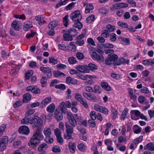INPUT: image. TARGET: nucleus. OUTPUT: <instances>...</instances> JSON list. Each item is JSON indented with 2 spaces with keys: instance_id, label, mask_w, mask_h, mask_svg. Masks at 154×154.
<instances>
[{
  "instance_id": "obj_1",
  "label": "nucleus",
  "mask_w": 154,
  "mask_h": 154,
  "mask_svg": "<svg viewBox=\"0 0 154 154\" xmlns=\"http://www.w3.org/2000/svg\"><path fill=\"white\" fill-rule=\"evenodd\" d=\"M67 118L68 119L70 125L68 124L67 122L65 123V125L66 127L69 126L70 127L72 128L73 129L77 125V121L76 119H79V117L77 114L74 115L73 116L72 115L71 113H70L68 112L67 113Z\"/></svg>"
},
{
  "instance_id": "obj_2",
  "label": "nucleus",
  "mask_w": 154,
  "mask_h": 154,
  "mask_svg": "<svg viewBox=\"0 0 154 154\" xmlns=\"http://www.w3.org/2000/svg\"><path fill=\"white\" fill-rule=\"evenodd\" d=\"M43 121L39 117L35 116L30 121V124L33 125L35 128H38L42 126L43 124Z\"/></svg>"
},
{
  "instance_id": "obj_3",
  "label": "nucleus",
  "mask_w": 154,
  "mask_h": 154,
  "mask_svg": "<svg viewBox=\"0 0 154 154\" xmlns=\"http://www.w3.org/2000/svg\"><path fill=\"white\" fill-rule=\"evenodd\" d=\"M70 18L73 22L80 21L82 19V16L79 11H75L71 14Z\"/></svg>"
},
{
  "instance_id": "obj_4",
  "label": "nucleus",
  "mask_w": 154,
  "mask_h": 154,
  "mask_svg": "<svg viewBox=\"0 0 154 154\" xmlns=\"http://www.w3.org/2000/svg\"><path fill=\"white\" fill-rule=\"evenodd\" d=\"M92 58L94 60H97L98 61L103 62L104 58L103 55L101 54H98L95 52H93L91 53Z\"/></svg>"
},
{
  "instance_id": "obj_5",
  "label": "nucleus",
  "mask_w": 154,
  "mask_h": 154,
  "mask_svg": "<svg viewBox=\"0 0 154 154\" xmlns=\"http://www.w3.org/2000/svg\"><path fill=\"white\" fill-rule=\"evenodd\" d=\"M66 134L64 135V138L69 140L72 139V134L73 132V129L72 128L69 127V126L66 127Z\"/></svg>"
},
{
  "instance_id": "obj_6",
  "label": "nucleus",
  "mask_w": 154,
  "mask_h": 154,
  "mask_svg": "<svg viewBox=\"0 0 154 154\" xmlns=\"http://www.w3.org/2000/svg\"><path fill=\"white\" fill-rule=\"evenodd\" d=\"M128 6V4L124 3H116L112 5V6L110 8V9L112 11H114L115 9H118L121 8H126Z\"/></svg>"
},
{
  "instance_id": "obj_7",
  "label": "nucleus",
  "mask_w": 154,
  "mask_h": 154,
  "mask_svg": "<svg viewBox=\"0 0 154 154\" xmlns=\"http://www.w3.org/2000/svg\"><path fill=\"white\" fill-rule=\"evenodd\" d=\"M76 69L78 71L82 73H88L89 72L88 66L85 64L79 65L76 67Z\"/></svg>"
},
{
  "instance_id": "obj_8",
  "label": "nucleus",
  "mask_w": 154,
  "mask_h": 154,
  "mask_svg": "<svg viewBox=\"0 0 154 154\" xmlns=\"http://www.w3.org/2000/svg\"><path fill=\"white\" fill-rule=\"evenodd\" d=\"M40 142L38 140L32 137L31 138L28 144L30 147L34 148L36 147L38 144L40 143Z\"/></svg>"
},
{
  "instance_id": "obj_9",
  "label": "nucleus",
  "mask_w": 154,
  "mask_h": 154,
  "mask_svg": "<svg viewBox=\"0 0 154 154\" xmlns=\"http://www.w3.org/2000/svg\"><path fill=\"white\" fill-rule=\"evenodd\" d=\"M26 90L28 91H31L32 92L36 94H40L41 92L40 89L37 86H30L27 87Z\"/></svg>"
},
{
  "instance_id": "obj_10",
  "label": "nucleus",
  "mask_w": 154,
  "mask_h": 154,
  "mask_svg": "<svg viewBox=\"0 0 154 154\" xmlns=\"http://www.w3.org/2000/svg\"><path fill=\"white\" fill-rule=\"evenodd\" d=\"M131 119L134 120H137L139 118L140 115V112L138 110H132L131 112Z\"/></svg>"
},
{
  "instance_id": "obj_11",
  "label": "nucleus",
  "mask_w": 154,
  "mask_h": 154,
  "mask_svg": "<svg viewBox=\"0 0 154 154\" xmlns=\"http://www.w3.org/2000/svg\"><path fill=\"white\" fill-rule=\"evenodd\" d=\"M19 132L23 134L28 135L30 132L29 128L26 126H22L19 129Z\"/></svg>"
},
{
  "instance_id": "obj_12",
  "label": "nucleus",
  "mask_w": 154,
  "mask_h": 154,
  "mask_svg": "<svg viewBox=\"0 0 154 154\" xmlns=\"http://www.w3.org/2000/svg\"><path fill=\"white\" fill-rule=\"evenodd\" d=\"M55 118L58 121L61 120L63 118L62 113L61 111L57 109H56L55 112Z\"/></svg>"
},
{
  "instance_id": "obj_13",
  "label": "nucleus",
  "mask_w": 154,
  "mask_h": 154,
  "mask_svg": "<svg viewBox=\"0 0 154 154\" xmlns=\"http://www.w3.org/2000/svg\"><path fill=\"white\" fill-rule=\"evenodd\" d=\"M32 137L38 140L40 142L43 140L44 138V136L39 131H36L34 133Z\"/></svg>"
},
{
  "instance_id": "obj_14",
  "label": "nucleus",
  "mask_w": 154,
  "mask_h": 154,
  "mask_svg": "<svg viewBox=\"0 0 154 154\" xmlns=\"http://www.w3.org/2000/svg\"><path fill=\"white\" fill-rule=\"evenodd\" d=\"M11 26L13 29L17 31H19L21 27V26L18 23V21L17 20H15L13 22Z\"/></svg>"
},
{
  "instance_id": "obj_15",
  "label": "nucleus",
  "mask_w": 154,
  "mask_h": 154,
  "mask_svg": "<svg viewBox=\"0 0 154 154\" xmlns=\"http://www.w3.org/2000/svg\"><path fill=\"white\" fill-rule=\"evenodd\" d=\"M59 22L57 21H52L48 25V27L50 29H54L59 26Z\"/></svg>"
},
{
  "instance_id": "obj_16",
  "label": "nucleus",
  "mask_w": 154,
  "mask_h": 154,
  "mask_svg": "<svg viewBox=\"0 0 154 154\" xmlns=\"http://www.w3.org/2000/svg\"><path fill=\"white\" fill-rule=\"evenodd\" d=\"M64 102H62L60 103V107H57L56 109L61 111V112L63 113H65L67 112L66 107L64 105Z\"/></svg>"
},
{
  "instance_id": "obj_17",
  "label": "nucleus",
  "mask_w": 154,
  "mask_h": 154,
  "mask_svg": "<svg viewBox=\"0 0 154 154\" xmlns=\"http://www.w3.org/2000/svg\"><path fill=\"white\" fill-rule=\"evenodd\" d=\"M94 7L91 4H89L86 7L85 10V13L88 14L92 13L94 9Z\"/></svg>"
},
{
  "instance_id": "obj_18",
  "label": "nucleus",
  "mask_w": 154,
  "mask_h": 154,
  "mask_svg": "<svg viewBox=\"0 0 154 154\" xmlns=\"http://www.w3.org/2000/svg\"><path fill=\"white\" fill-rule=\"evenodd\" d=\"M33 26L32 23L30 21L25 22L24 24L23 29L25 31H27Z\"/></svg>"
},
{
  "instance_id": "obj_19",
  "label": "nucleus",
  "mask_w": 154,
  "mask_h": 154,
  "mask_svg": "<svg viewBox=\"0 0 154 154\" xmlns=\"http://www.w3.org/2000/svg\"><path fill=\"white\" fill-rule=\"evenodd\" d=\"M126 63L125 59L123 57L119 58L116 62L114 63V65H119L122 64H125Z\"/></svg>"
},
{
  "instance_id": "obj_20",
  "label": "nucleus",
  "mask_w": 154,
  "mask_h": 154,
  "mask_svg": "<svg viewBox=\"0 0 154 154\" xmlns=\"http://www.w3.org/2000/svg\"><path fill=\"white\" fill-rule=\"evenodd\" d=\"M63 37L64 39L66 41H70L73 39L72 37L67 31L63 34Z\"/></svg>"
},
{
  "instance_id": "obj_21",
  "label": "nucleus",
  "mask_w": 154,
  "mask_h": 154,
  "mask_svg": "<svg viewBox=\"0 0 154 154\" xmlns=\"http://www.w3.org/2000/svg\"><path fill=\"white\" fill-rule=\"evenodd\" d=\"M145 150L154 151V144L153 143H150L147 144L144 147Z\"/></svg>"
},
{
  "instance_id": "obj_22",
  "label": "nucleus",
  "mask_w": 154,
  "mask_h": 154,
  "mask_svg": "<svg viewBox=\"0 0 154 154\" xmlns=\"http://www.w3.org/2000/svg\"><path fill=\"white\" fill-rule=\"evenodd\" d=\"M68 146L70 151L72 153L74 152L76 149V144L75 143L72 142H69Z\"/></svg>"
},
{
  "instance_id": "obj_23",
  "label": "nucleus",
  "mask_w": 154,
  "mask_h": 154,
  "mask_svg": "<svg viewBox=\"0 0 154 154\" xmlns=\"http://www.w3.org/2000/svg\"><path fill=\"white\" fill-rule=\"evenodd\" d=\"M100 85L103 88L107 91H110L111 90V87L108 85V84L106 82H102L101 83Z\"/></svg>"
},
{
  "instance_id": "obj_24",
  "label": "nucleus",
  "mask_w": 154,
  "mask_h": 154,
  "mask_svg": "<svg viewBox=\"0 0 154 154\" xmlns=\"http://www.w3.org/2000/svg\"><path fill=\"white\" fill-rule=\"evenodd\" d=\"M55 106L54 103H51L49 105L47 108V111L50 113L54 112Z\"/></svg>"
},
{
  "instance_id": "obj_25",
  "label": "nucleus",
  "mask_w": 154,
  "mask_h": 154,
  "mask_svg": "<svg viewBox=\"0 0 154 154\" xmlns=\"http://www.w3.org/2000/svg\"><path fill=\"white\" fill-rule=\"evenodd\" d=\"M108 56L111 59V60L113 62V64L114 63L116 62L118 58V56L115 54H110L108 55Z\"/></svg>"
},
{
  "instance_id": "obj_26",
  "label": "nucleus",
  "mask_w": 154,
  "mask_h": 154,
  "mask_svg": "<svg viewBox=\"0 0 154 154\" xmlns=\"http://www.w3.org/2000/svg\"><path fill=\"white\" fill-rule=\"evenodd\" d=\"M133 129L134 133L137 134L140 132L142 128L137 125H135L133 127Z\"/></svg>"
},
{
  "instance_id": "obj_27",
  "label": "nucleus",
  "mask_w": 154,
  "mask_h": 154,
  "mask_svg": "<svg viewBox=\"0 0 154 154\" xmlns=\"http://www.w3.org/2000/svg\"><path fill=\"white\" fill-rule=\"evenodd\" d=\"M31 95L29 93H26L24 94L23 96V102H27L31 99Z\"/></svg>"
},
{
  "instance_id": "obj_28",
  "label": "nucleus",
  "mask_w": 154,
  "mask_h": 154,
  "mask_svg": "<svg viewBox=\"0 0 154 154\" xmlns=\"http://www.w3.org/2000/svg\"><path fill=\"white\" fill-rule=\"evenodd\" d=\"M43 132L46 137L50 136L51 134V130L49 128H45Z\"/></svg>"
},
{
  "instance_id": "obj_29",
  "label": "nucleus",
  "mask_w": 154,
  "mask_h": 154,
  "mask_svg": "<svg viewBox=\"0 0 154 154\" xmlns=\"http://www.w3.org/2000/svg\"><path fill=\"white\" fill-rule=\"evenodd\" d=\"M74 97L76 100L80 103L82 102V101L84 99L82 96L78 93H75V94Z\"/></svg>"
},
{
  "instance_id": "obj_30",
  "label": "nucleus",
  "mask_w": 154,
  "mask_h": 154,
  "mask_svg": "<svg viewBox=\"0 0 154 154\" xmlns=\"http://www.w3.org/2000/svg\"><path fill=\"white\" fill-rule=\"evenodd\" d=\"M51 98L50 97H48L45 98L42 102L41 103L45 106H46L48 103H51Z\"/></svg>"
},
{
  "instance_id": "obj_31",
  "label": "nucleus",
  "mask_w": 154,
  "mask_h": 154,
  "mask_svg": "<svg viewBox=\"0 0 154 154\" xmlns=\"http://www.w3.org/2000/svg\"><path fill=\"white\" fill-rule=\"evenodd\" d=\"M95 16L94 15H91L86 18V22L88 23H91L95 20Z\"/></svg>"
},
{
  "instance_id": "obj_32",
  "label": "nucleus",
  "mask_w": 154,
  "mask_h": 154,
  "mask_svg": "<svg viewBox=\"0 0 154 154\" xmlns=\"http://www.w3.org/2000/svg\"><path fill=\"white\" fill-rule=\"evenodd\" d=\"M67 31L72 37L76 35L78 33L77 30L74 29H71Z\"/></svg>"
},
{
  "instance_id": "obj_33",
  "label": "nucleus",
  "mask_w": 154,
  "mask_h": 154,
  "mask_svg": "<svg viewBox=\"0 0 154 154\" xmlns=\"http://www.w3.org/2000/svg\"><path fill=\"white\" fill-rule=\"evenodd\" d=\"M111 115L113 120H115L117 116V111L115 108L112 107L111 108Z\"/></svg>"
},
{
  "instance_id": "obj_34",
  "label": "nucleus",
  "mask_w": 154,
  "mask_h": 154,
  "mask_svg": "<svg viewBox=\"0 0 154 154\" xmlns=\"http://www.w3.org/2000/svg\"><path fill=\"white\" fill-rule=\"evenodd\" d=\"M73 26V27L77 28L80 29L82 27L83 25L80 21H77L74 23Z\"/></svg>"
},
{
  "instance_id": "obj_35",
  "label": "nucleus",
  "mask_w": 154,
  "mask_h": 154,
  "mask_svg": "<svg viewBox=\"0 0 154 154\" xmlns=\"http://www.w3.org/2000/svg\"><path fill=\"white\" fill-rule=\"evenodd\" d=\"M87 66H88L89 70L90 69L92 71L97 69V66L92 63H89Z\"/></svg>"
},
{
  "instance_id": "obj_36",
  "label": "nucleus",
  "mask_w": 154,
  "mask_h": 154,
  "mask_svg": "<svg viewBox=\"0 0 154 154\" xmlns=\"http://www.w3.org/2000/svg\"><path fill=\"white\" fill-rule=\"evenodd\" d=\"M94 91L93 92L100 94L102 91V90L100 87L98 85H95L94 86Z\"/></svg>"
},
{
  "instance_id": "obj_37",
  "label": "nucleus",
  "mask_w": 154,
  "mask_h": 154,
  "mask_svg": "<svg viewBox=\"0 0 154 154\" xmlns=\"http://www.w3.org/2000/svg\"><path fill=\"white\" fill-rule=\"evenodd\" d=\"M128 109H124L121 114V119L122 120H124L128 115Z\"/></svg>"
},
{
  "instance_id": "obj_38",
  "label": "nucleus",
  "mask_w": 154,
  "mask_h": 154,
  "mask_svg": "<svg viewBox=\"0 0 154 154\" xmlns=\"http://www.w3.org/2000/svg\"><path fill=\"white\" fill-rule=\"evenodd\" d=\"M63 21L64 25L67 27L68 25L69 21L68 15H66L63 18Z\"/></svg>"
},
{
  "instance_id": "obj_39",
  "label": "nucleus",
  "mask_w": 154,
  "mask_h": 154,
  "mask_svg": "<svg viewBox=\"0 0 154 154\" xmlns=\"http://www.w3.org/2000/svg\"><path fill=\"white\" fill-rule=\"evenodd\" d=\"M68 2V0H60L59 3L56 5V7L58 8L61 6L65 5Z\"/></svg>"
},
{
  "instance_id": "obj_40",
  "label": "nucleus",
  "mask_w": 154,
  "mask_h": 154,
  "mask_svg": "<svg viewBox=\"0 0 154 154\" xmlns=\"http://www.w3.org/2000/svg\"><path fill=\"white\" fill-rule=\"evenodd\" d=\"M106 28L108 29L109 31L113 32L115 29L116 27L115 26H112L110 24H108L106 26Z\"/></svg>"
},
{
  "instance_id": "obj_41",
  "label": "nucleus",
  "mask_w": 154,
  "mask_h": 154,
  "mask_svg": "<svg viewBox=\"0 0 154 154\" xmlns=\"http://www.w3.org/2000/svg\"><path fill=\"white\" fill-rule=\"evenodd\" d=\"M68 61L70 64H75L77 62L76 58L73 57H69Z\"/></svg>"
},
{
  "instance_id": "obj_42",
  "label": "nucleus",
  "mask_w": 154,
  "mask_h": 154,
  "mask_svg": "<svg viewBox=\"0 0 154 154\" xmlns=\"http://www.w3.org/2000/svg\"><path fill=\"white\" fill-rule=\"evenodd\" d=\"M67 67L66 65L61 63H59L56 65V68L57 69L60 70L64 69Z\"/></svg>"
},
{
  "instance_id": "obj_43",
  "label": "nucleus",
  "mask_w": 154,
  "mask_h": 154,
  "mask_svg": "<svg viewBox=\"0 0 154 154\" xmlns=\"http://www.w3.org/2000/svg\"><path fill=\"white\" fill-rule=\"evenodd\" d=\"M117 24L119 26L123 28H127L128 27V25L127 23H123L121 21H119L117 23Z\"/></svg>"
},
{
  "instance_id": "obj_44",
  "label": "nucleus",
  "mask_w": 154,
  "mask_h": 154,
  "mask_svg": "<svg viewBox=\"0 0 154 154\" xmlns=\"http://www.w3.org/2000/svg\"><path fill=\"white\" fill-rule=\"evenodd\" d=\"M6 125L5 124H3L0 127V137L2 135L3 132L5 131L6 128Z\"/></svg>"
},
{
  "instance_id": "obj_45",
  "label": "nucleus",
  "mask_w": 154,
  "mask_h": 154,
  "mask_svg": "<svg viewBox=\"0 0 154 154\" xmlns=\"http://www.w3.org/2000/svg\"><path fill=\"white\" fill-rule=\"evenodd\" d=\"M109 35V32L107 30H103V32L101 34V36L106 38L108 37Z\"/></svg>"
},
{
  "instance_id": "obj_46",
  "label": "nucleus",
  "mask_w": 154,
  "mask_h": 154,
  "mask_svg": "<svg viewBox=\"0 0 154 154\" xmlns=\"http://www.w3.org/2000/svg\"><path fill=\"white\" fill-rule=\"evenodd\" d=\"M21 123L22 124L28 125L30 124V121L28 118L25 117L21 121Z\"/></svg>"
},
{
  "instance_id": "obj_47",
  "label": "nucleus",
  "mask_w": 154,
  "mask_h": 154,
  "mask_svg": "<svg viewBox=\"0 0 154 154\" xmlns=\"http://www.w3.org/2000/svg\"><path fill=\"white\" fill-rule=\"evenodd\" d=\"M103 47L105 48H112L114 47V45L111 44L107 43L103 44Z\"/></svg>"
},
{
  "instance_id": "obj_48",
  "label": "nucleus",
  "mask_w": 154,
  "mask_h": 154,
  "mask_svg": "<svg viewBox=\"0 0 154 154\" xmlns=\"http://www.w3.org/2000/svg\"><path fill=\"white\" fill-rule=\"evenodd\" d=\"M95 120L89 119L88 122V123L89 125L92 127H94L96 125V123L95 121Z\"/></svg>"
},
{
  "instance_id": "obj_49",
  "label": "nucleus",
  "mask_w": 154,
  "mask_h": 154,
  "mask_svg": "<svg viewBox=\"0 0 154 154\" xmlns=\"http://www.w3.org/2000/svg\"><path fill=\"white\" fill-rule=\"evenodd\" d=\"M88 99L91 100H94V101H96L97 100L96 96L93 94L91 93L89 96Z\"/></svg>"
},
{
  "instance_id": "obj_50",
  "label": "nucleus",
  "mask_w": 154,
  "mask_h": 154,
  "mask_svg": "<svg viewBox=\"0 0 154 154\" xmlns=\"http://www.w3.org/2000/svg\"><path fill=\"white\" fill-rule=\"evenodd\" d=\"M40 69L42 71L46 73L49 72L51 70V69L49 67L46 68L42 66L40 67Z\"/></svg>"
},
{
  "instance_id": "obj_51",
  "label": "nucleus",
  "mask_w": 154,
  "mask_h": 154,
  "mask_svg": "<svg viewBox=\"0 0 154 154\" xmlns=\"http://www.w3.org/2000/svg\"><path fill=\"white\" fill-rule=\"evenodd\" d=\"M8 138L7 136H5L3 137L1 139L0 142L5 143L7 145L8 142Z\"/></svg>"
},
{
  "instance_id": "obj_52",
  "label": "nucleus",
  "mask_w": 154,
  "mask_h": 154,
  "mask_svg": "<svg viewBox=\"0 0 154 154\" xmlns=\"http://www.w3.org/2000/svg\"><path fill=\"white\" fill-rule=\"evenodd\" d=\"M79 149L81 151H83L85 149V146L83 143H80L78 146Z\"/></svg>"
},
{
  "instance_id": "obj_53",
  "label": "nucleus",
  "mask_w": 154,
  "mask_h": 154,
  "mask_svg": "<svg viewBox=\"0 0 154 154\" xmlns=\"http://www.w3.org/2000/svg\"><path fill=\"white\" fill-rule=\"evenodd\" d=\"M52 151L54 152H60V149L59 146H55L53 147L52 149Z\"/></svg>"
},
{
  "instance_id": "obj_54",
  "label": "nucleus",
  "mask_w": 154,
  "mask_h": 154,
  "mask_svg": "<svg viewBox=\"0 0 154 154\" xmlns=\"http://www.w3.org/2000/svg\"><path fill=\"white\" fill-rule=\"evenodd\" d=\"M76 56L79 60H82L84 58V57L83 53L80 52H78L76 54Z\"/></svg>"
},
{
  "instance_id": "obj_55",
  "label": "nucleus",
  "mask_w": 154,
  "mask_h": 154,
  "mask_svg": "<svg viewBox=\"0 0 154 154\" xmlns=\"http://www.w3.org/2000/svg\"><path fill=\"white\" fill-rule=\"evenodd\" d=\"M45 140L46 142L48 143H51L54 141L53 138L51 137L50 136L46 137Z\"/></svg>"
},
{
  "instance_id": "obj_56",
  "label": "nucleus",
  "mask_w": 154,
  "mask_h": 154,
  "mask_svg": "<svg viewBox=\"0 0 154 154\" xmlns=\"http://www.w3.org/2000/svg\"><path fill=\"white\" fill-rule=\"evenodd\" d=\"M14 17L16 18H18L23 20H24L26 19V16L24 14H22V15H20L15 14L14 15Z\"/></svg>"
},
{
  "instance_id": "obj_57",
  "label": "nucleus",
  "mask_w": 154,
  "mask_h": 154,
  "mask_svg": "<svg viewBox=\"0 0 154 154\" xmlns=\"http://www.w3.org/2000/svg\"><path fill=\"white\" fill-rule=\"evenodd\" d=\"M75 44L78 45L79 46L83 45L85 44V42L84 40H81L76 39L75 42Z\"/></svg>"
},
{
  "instance_id": "obj_58",
  "label": "nucleus",
  "mask_w": 154,
  "mask_h": 154,
  "mask_svg": "<svg viewBox=\"0 0 154 154\" xmlns=\"http://www.w3.org/2000/svg\"><path fill=\"white\" fill-rule=\"evenodd\" d=\"M90 116L92 120H95L97 118V115L95 111H92L90 113Z\"/></svg>"
},
{
  "instance_id": "obj_59",
  "label": "nucleus",
  "mask_w": 154,
  "mask_h": 154,
  "mask_svg": "<svg viewBox=\"0 0 154 154\" xmlns=\"http://www.w3.org/2000/svg\"><path fill=\"white\" fill-rule=\"evenodd\" d=\"M54 75L55 77H58L60 75L65 76V75L63 72H61L60 71H57L54 74Z\"/></svg>"
},
{
  "instance_id": "obj_60",
  "label": "nucleus",
  "mask_w": 154,
  "mask_h": 154,
  "mask_svg": "<svg viewBox=\"0 0 154 154\" xmlns=\"http://www.w3.org/2000/svg\"><path fill=\"white\" fill-rule=\"evenodd\" d=\"M116 35L115 33H112L110 35V40L112 42H114L116 40L117 38Z\"/></svg>"
},
{
  "instance_id": "obj_61",
  "label": "nucleus",
  "mask_w": 154,
  "mask_h": 154,
  "mask_svg": "<svg viewBox=\"0 0 154 154\" xmlns=\"http://www.w3.org/2000/svg\"><path fill=\"white\" fill-rule=\"evenodd\" d=\"M7 145L0 142V151H3Z\"/></svg>"
},
{
  "instance_id": "obj_62",
  "label": "nucleus",
  "mask_w": 154,
  "mask_h": 154,
  "mask_svg": "<svg viewBox=\"0 0 154 154\" xmlns=\"http://www.w3.org/2000/svg\"><path fill=\"white\" fill-rule=\"evenodd\" d=\"M66 82L68 84H73L74 83L73 79L70 76H68L66 80Z\"/></svg>"
},
{
  "instance_id": "obj_63",
  "label": "nucleus",
  "mask_w": 154,
  "mask_h": 154,
  "mask_svg": "<svg viewBox=\"0 0 154 154\" xmlns=\"http://www.w3.org/2000/svg\"><path fill=\"white\" fill-rule=\"evenodd\" d=\"M50 63H52L53 64H55L57 63V60L55 59L54 57L50 58L49 60Z\"/></svg>"
},
{
  "instance_id": "obj_64",
  "label": "nucleus",
  "mask_w": 154,
  "mask_h": 154,
  "mask_svg": "<svg viewBox=\"0 0 154 154\" xmlns=\"http://www.w3.org/2000/svg\"><path fill=\"white\" fill-rule=\"evenodd\" d=\"M87 42L90 45L93 46H95L94 41L92 38H88L87 39Z\"/></svg>"
}]
</instances>
